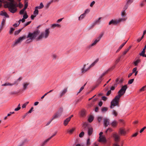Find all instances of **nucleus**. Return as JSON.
Listing matches in <instances>:
<instances>
[{"label":"nucleus","instance_id":"57","mask_svg":"<svg viewBox=\"0 0 146 146\" xmlns=\"http://www.w3.org/2000/svg\"><path fill=\"white\" fill-rule=\"evenodd\" d=\"M138 134V132H136L131 135L132 137H134L137 136Z\"/></svg>","mask_w":146,"mask_h":146},{"label":"nucleus","instance_id":"54","mask_svg":"<svg viewBox=\"0 0 146 146\" xmlns=\"http://www.w3.org/2000/svg\"><path fill=\"white\" fill-rule=\"evenodd\" d=\"M33 107H31L30 110L27 113L28 114L29 113H31L33 111Z\"/></svg>","mask_w":146,"mask_h":146},{"label":"nucleus","instance_id":"20","mask_svg":"<svg viewBox=\"0 0 146 146\" xmlns=\"http://www.w3.org/2000/svg\"><path fill=\"white\" fill-rule=\"evenodd\" d=\"M0 15L2 16H4L5 17L7 18H9V15L7 14L6 12H3V11H1L0 13Z\"/></svg>","mask_w":146,"mask_h":146},{"label":"nucleus","instance_id":"25","mask_svg":"<svg viewBox=\"0 0 146 146\" xmlns=\"http://www.w3.org/2000/svg\"><path fill=\"white\" fill-rule=\"evenodd\" d=\"M102 77H101V76H100V77L98 80L97 83H98V84L96 86V87H97L99 84H100L101 83L102 80Z\"/></svg>","mask_w":146,"mask_h":146},{"label":"nucleus","instance_id":"53","mask_svg":"<svg viewBox=\"0 0 146 146\" xmlns=\"http://www.w3.org/2000/svg\"><path fill=\"white\" fill-rule=\"evenodd\" d=\"M18 6L21 9V8L23 6V5L22 4L21 2L19 3Z\"/></svg>","mask_w":146,"mask_h":146},{"label":"nucleus","instance_id":"15","mask_svg":"<svg viewBox=\"0 0 146 146\" xmlns=\"http://www.w3.org/2000/svg\"><path fill=\"white\" fill-rule=\"evenodd\" d=\"M109 120L106 118L104 119V125L105 127H107L109 124Z\"/></svg>","mask_w":146,"mask_h":146},{"label":"nucleus","instance_id":"29","mask_svg":"<svg viewBox=\"0 0 146 146\" xmlns=\"http://www.w3.org/2000/svg\"><path fill=\"white\" fill-rule=\"evenodd\" d=\"M50 139L48 138L45 140L42 144V146H44L47 142L49 141Z\"/></svg>","mask_w":146,"mask_h":146},{"label":"nucleus","instance_id":"11","mask_svg":"<svg viewBox=\"0 0 146 146\" xmlns=\"http://www.w3.org/2000/svg\"><path fill=\"white\" fill-rule=\"evenodd\" d=\"M15 1L14 0H12L10 2H6V4L4 5V7L5 8H8L10 6H11L12 5L10 4V3H11L12 4H13L15 3Z\"/></svg>","mask_w":146,"mask_h":146},{"label":"nucleus","instance_id":"4","mask_svg":"<svg viewBox=\"0 0 146 146\" xmlns=\"http://www.w3.org/2000/svg\"><path fill=\"white\" fill-rule=\"evenodd\" d=\"M10 4L12 5L11 6L8 8L9 11L12 13H14L17 11V7H18L16 3H14L13 4L10 3Z\"/></svg>","mask_w":146,"mask_h":146},{"label":"nucleus","instance_id":"14","mask_svg":"<svg viewBox=\"0 0 146 146\" xmlns=\"http://www.w3.org/2000/svg\"><path fill=\"white\" fill-rule=\"evenodd\" d=\"M118 133L120 134L125 135L126 133V131L124 129L120 128Z\"/></svg>","mask_w":146,"mask_h":146},{"label":"nucleus","instance_id":"38","mask_svg":"<svg viewBox=\"0 0 146 146\" xmlns=\"http://www.w3.org/2000/svg\"><path fill=\"white\" fill-rule=\"evenodd\" d=\"M75 129L74 128H72V129H70L69 131H68V132L70 134H72L73 132L74 131Z\"/></svg>","mask_w":146,"mask_h":146},{"label":"nucleus","instance_id":"55","mask_svg":"<svg viewBox=\"0 0 146 146\" xmlns=\"http://www.w3.org/2000/svg\"><path fill=\"white\" fill-rule=\"evenodd\" d=\"M57 131H55V133L53 134L49 138L50 139H52L53 137L54 136L57 134Z\"/></svg>","mask_w":146,"mask_h":146},{"label":"nucleus","instance_id":"47","mask_svg":"<svg viewBox=\"0 0 146 146\" xmlns=\"http://www.w3.org/2000/svg\"><path fill=\"white\" fill-rule=\"evenodd\" d=\"M6 21V18H4L2 20L1 24L3 25H4Z\"/></svg>","mask_w":146,"mask_h":146},{"label":"nucleus","instance_id":"62","mask_svg":"<svg viewBox=\"0 0 146 146\" xmlns=\"http://www.w3.org/2000/svg\"><path fill=\"white\" fill-rule=\"evenodd\" d=\"M28 15L27 14V13H26L23 16V18L24 19H26L28 17Z\"/></svg>","mask_w":146,"mask_h":146},{"label":"nucleus","instance_id":"19","mask_svg":"<svg viewBox=\"0 0 146 146\" xmlns=\"http://www.w3.org/2000/svg\"><path fill=\"white\" fill-rule=\"evenodd\" d=\"M86 115V111L85 110H81L80 113V116L81 117H84Z\"/></svg>","mask_w":146,"mask_h":146},{"label":"nucleus","instance_id":"34","mask_svg":"<svg viewBox=\"0 0 146 146\" xmlns=\"http://www.w3.org/2000/svg\"><path fill=\"white\" fill-rule=\"evenodd\" d=\"M108 110V108L105 107H102L101 109V111L102 112H106Z\"/></svg>","mask_w":146,"mask_h":146},{"label":"nucleus","instance_id":"32","mask_svg":"<svg viewBox=\"0 0 146 146\" xmlns=\"http://www.w3.org/2000/svg\"><path fill=\"white\" fill-rule=\"evenodd\" d=\"M86 82L80 88L79 92L77 94L80 93V92L82 91L84 88V86H86Z\"/></svg>","mask_w":146,"mask_h":146},{"label":"nucleus","instance_id":"33","mask_svg":"<svg viewBox=\"0 0 146 146\" xmlns=\"http://www.w3.org/2000/svg\"><path fill=\"white\" fill-rule=\"evenodd\" d=\"M86 16V15L84 13L82 14L80 17H79V20H80L84 18Z\"/></svg>","mask_w":146,"mask_h":146},{"label":"nucleus","instance_id":"59","mask_svg":"<svg viewBox=\"0 0 146 146\" xmlns=\"http://www.w3.org/2000/svg\"><path fill=\"white\" fill-rule=\"evenodd\" d=\"M90 11L89 9H86L84 11V13L85 15L86 13H88Z\"/></svg>","mask_w":146,"mask_h":146},{"label":"nucleus","instance_id":"13","mask_svg":"<svg viewBox=\"0 0 146 146\" xmlns=\"http://www.w3.org/2000/svg\"><path fill=\"white\" fill-rule=\"evenodd\" d=\"M103 35V34H101L97 38V39H96L94 42L92 43L91 45V46H93L94 45L96 44L98 42H99L102 37Z\"/></svg>","mask_w":146,"mask_h":146},{"label":"nucleus","instance_id":"26","mask_svg":"<svg viewBox=\"0 0 146 146\" xmlns=\"http://www.w3.org/2000/svg\"><path fill=\"white\" fill-rule=\"evenodd\" d=\"M141 60L140 59H137L134 62L133 64L135 66H137V65L140 62Z\"/></svg>","mask_w":146,"mask_h":146},{"label":"nucleus","instance_id":"49","mask_svg":"<svg viewBox=\"0 0 146 146\" xmlns=\"http://www.w3.org/2000/svg\"><path fill=\"white\" fill-rule=\"evenodd\" d=\"M137 67H135L132 70V73L133 74L136 71H137Z\"/></svg>","mask_w":146,"mask_h":146},{"label":"nucleus","instance_id":"51","mask_svg":"<svg viewBox=\"0 0 146 146\" xmlns=\"http://www.w3.org/2000/svg\"><path fill=\"white\" fill-rule=\"evenodd\" d=\"M146 128V127L144 126L143 127L142 129H141L140 130V133H142L143 131Z\"/></svg>","mask_w":146,"mask_h":146},{"label":"nucleus","instance_id":"41","mask_svg":"<svg viewBox=\"0 0 146 146\" xmlns=\"http://www.w3.org/2000/svg\"><path fill=\"white\" fill-rule=\"evenodd\" d=\"M145 90H146V85L145 86L142 87L139 90L140 91V92H142Z\"/></svg>","mask_w":146,"mask_h":146},{"label":"nucleus","instance_id":"10","mask_svg":"<svg viewBox=\"0 0 146 146\" xmlns=\"http://www.w3.org/2000/svg\"><path fill=\"white\" fill-rule=\"evenodd\" d=\"M133 0H126V3L123 9L125 10H126L128 7L129 5L131 4L133 2Z\"/></svg>","mask_w":146,"mask_h":146},{"label":"nucleus","instance_id":"58","mask_svg":"<svg viewBox=\"0 0 146 146\" xmlns=\"http://www.w3.org/2000/svg\"><path fill=\"white\" fill-rule=\"evenodd\" d=\"M102 99L104 101H106L107 99V98L105 96H103L102 97Z\"/></svg>","mask_w":146,"mask_h":146},{"label":"nucleus","instance_id":"60","mask_svg":"<svg viewBox=\"0 0 146 146\" xmlns=\"http://www.w3.org/2000/svg\"><path fill=\"white\" fill-rule=\"evenodd\" d=\"M108 131H109L110 132H111L112 131V130L111 128H109L107 129L106 130V133H107Z\"/></svg>","mask_w":146,"mask_h":146},{"label":"nucleus","instance_id":"22","mask_svg":"<svg viewBox=\"0 0 146 146\" xmlns=\"http://www.w3.org/2000/svg\"><path fill=\"white\" fill-rule=\"evenodd\" d=\"M127 41L123 43L119 47L118 49L116 51V53L118 52L122 48V47L124 46L125 44L127 42Z\"/></svg>","mask_w":146,"mask_h":146},{"label":"nucleus","instance_id":"6","mask_svg":"<svg viewBox=\"0 0 146 146\" xmlns=\"http://www.w3.org/2000/svg\"><path fill=\"white\" fill-rule=\"evenodd\" d=\"M99 59L97 58L95 61L87 69H85L86 65H84L82 69V71L83 72H85L88 70L92 67L94 66L95 64L99 61Z\"/></svg>","mask_w":146,"mask_h":146},{"label":"nucleus","instance_id":"39","mask_svg":"<svg viewBox=\"0 0 146 146\" xmlns=\"http://www.w3.org/2000/svg\"><path fill=\"white\" fill-rule=\"evenodd\" d=\"M29 83H25L24 84V85H23V89L24 90H25L26 89V88H27V86L29 85Z\"/></svg>","mask_w":146,"mask_h":146},{"label":"nucleus","instance_id":"16","mask_svg":"<svg viewBox=\"0 0 146 146\" xmlns=\"http://www.w3.org/2000/svg\"><path fill=\"white\" fill-rule=\"evenodd\" d=\"M93 132V128L92 127H90L89 128H88V135L89 136H90L92 134Z\"/></svg>","mask_w":146,"mask_h":146},{"label":"nucleus","instance_id":"7","mask_svg":"<svg viewBox=\"0 0 146 146\" xmlns=\"http://www.w3.org/2000/svg\"><path fill=\"white\" fill-rule=\"evenodd\" d=\"M127 88V85H125L122 86L121 89L118 92V94L120 96H122L125 93L126 90Z\"/></svg>","mask_w":146,"mask_h":146},{"label":"nucleus","instance_id":"2","mask_svg":"<svg viewBox=\"0 0 146 146\" xmlns=\"http://www.w3.org/2000/svg\"><path fill=\"white\" fill-rule=\"evenodd\" d=\"M121 97L118 94L113 99L111 102V106H110L111 108H113L112 106H115L119 104V101Z\"/></svg>","mask_w":146,"mask_h":146},{"label":"nucleus","instance_id":"44","mask_svg":"<svg viewBox=\"0 0 146 146\" xmlns=\"http://www.w3.org/2000/svg\"><path fill=\"white\" fill-rule=\"evenodd\" d=\"M134 80V79H131L129 80L128 82V84H132Z\"/></svg>","mask_w":146,"mask_h":146},{"label":"nucleus","instance_id":"50","mask_svg":"<svg viewBox=\"0 0 146 146\" xmlns=\"http://www.w3.org/2000/svg\"><path fill=\"white\" fill-rule=\"evenodd\" d=\"M143 36H142L141 38H138L137 40V42H139L142 40V39H143Z\"/></svg>","mask_w":146,"mask_h":146},{"label":"nucleus","instance_id":"18","mask_svg":"<svg viewBox=\"0 0 146 146\" xmlns=\"http://www.w3.org/2000/svg\"><path fill=\"white\" fill-rule=\"evenodd\" d=\"M23 79V77L21 76L17 80H15L13 82L14 85H17L19 84V82L20 81Z\"/></svg>","mask_w":146,"mask_h":146},{"label":"nucleus","instance_id":"8","mask_svg":"<svg viewBox=\"0 0 146 146\" xmlns=\"http://www.w3.org/2000/svg\"><path fill=\"white\" fill-rule=\"evenodd\" d=\"M113 137L114 139V141L116 142H119L120 140L119 136L118 135L117 133H113Z\"/></svg>","mask_w":146,"mask_h":146},{"label":"nucleus","instance_id":"12","mask_svg":"<svg viewBox=\"0 0 146 146\" xmlns=\"http://www.w3.org/2000/svg\"><path fill=\"white\" fill-rule=\"evenodd\" d=\"M123 19H119V20L118 21L112 20L109 22V25H110L111 24H113V25H116L119 22L121 21Z\"/></svg>","mask_w":146,"mask_h":146},{"label":"nucleus","instance_id":"48","mask_svg":"<svg viewBox=\"0 0 146 146\" xmlns=\"http://www.w3.org/2000/svg\"><path fill=\"white\" fill-rule=\"evenodd\" d=\"M113 114L115 115V116H117V113L115 110H113Z\"/></svg>","mask_w":146,"mask_h":146},{"label":"nucleus","instance_id":"5","mask_svg":"<svg viewBox=\"0 0 146 146\" xmlns=\"http://www.w3.org/2000/svg\"><path fill=\"white\" fill-rule=\"evenodd\" d=\"M63 108L62 107L58 109V111L54 113L52 117V119H54L58 118V117L61 115L63 111Z\"/></svg>","mask_w":146,"mask_h":146},{"label":"nucleus","instance_id":"56","mask_svg":"<svg viewBox=\"0 0 146 146\" xmlns=\"http://www.w3.org/2000/svg\"><path fill=\"white\" fill-rule=\"evenodd\" d=\"M111 90H109L108 91L106 94V95L107 96H109L111 93Z\"/></svg>","mask_w":146,"mask_h":146},{"label":"nucleus","instance_id":"61","mask_svg":"<svg viewBox=\"0 0 146 146\" xmlns=\"http://www.w3.org/2000/svg\"><path fill=\"white\" fill-rule=\"evenodd\" d=\"M53 2V1H51V2H50L48 4H47V5L46 6V7L47 8H48L49 6H50V4H51V3H52Z\"/></svg>","mask_w":146,"mask_h":146},{"label":"nucleus","instance_id":"64","mask_svg":"<svg viewBox=\"0 0 146 146\" xmlns=\"http://www.w3.org/2000/svg\"><path fill=\"white\" fill-rule=\"evenodd\" d=\"M24 11H24L23 9H22L19 12L20 14L21 15L24 14Z\"/></svg>","mask_w":146,"mask_h":146},{"label":"nucleus","instance_id":"40","mask_svg":"<svg viewBox=\"0 0 146 146\" xmlns=\"http://www.w3.org/2000/svg\"><path fill=\"white\" fill-rule=\"evenodd\" d=\"M90 145V139L88 138L86 142L87 145Z\"/></svg>","mask_w":146,"mask_h":146},{"label":"nucleus","instance_id":"9","mask_svg":"<svg viewBox=\"0 0 146 146\" xmlns=\"http://www.w3.org/2000/svg\"><path fill=\"white\" fill-rule=\"evenodd\" d=\"M98 141L100 143H106L107 142V140L105 137L102 136V137H99Z\"/></svg>","mask_w":146,"mask_h":146},{"label":"nucleus","instance_id":"46","mask_svg":"<svg viewBox=\"0 0 146 146\" xmlns=\"http://www.w3.org/2000/svg\"><path fill=\"white\" fill-rule=\"evenodd\" d=\"M31 21L27 22L26 23L24 24V27L22 29L29 25L31 23Z\"/></svg>","mask_w":146,"mask_h":146},{"label":"nucleus","instance_id":"37","mask_svg":"<svg viewBox=\"0 0 146 146\" xmlns=\"http://www.w3.org/2000/svg\"><path fill=\"white\" fill-rule=\"evenodd\" d=\"M38 10L36 9L34 11V13H33V14H34V15H36V16L37 15H38Z\"/></svg>","mask_w":146,"mask_h":146},{"label":"nucleus","instance_id":"23","mask_svg":"<svg viewBox=\"0 0 146 146\" xmlns=\"http://www.w3.org/2000/svg\"><path fill=\"white\" fill-rule=\"evenodd\" d=\"M94 119V117L92 115H90L88 119V121L90 123L92 122Z\"/></svg>","mask_w":146,"mask_h":146},{"label":"nucleus","instance_id":"24","mask_svg":"<svg viewBox=\"0 0 146 146\" xmlns=\"http://www.w3.org/2000/svg\"><path fill=\"white\" fill-rule=\"evenodd\" d=\"M67 91V88H65L64 89L61 93L60 97H61L62 96H63Z\"/></svg>","mask_w":146,"mask_h":146},{"label":"nucleus","instance_id":"1","mask_svg":"<svg viewBox=\"0 0 146 146\" xmlns=\"http://www.w3.org/2000/svg\"><path fill=\"white\" fill-rule=\"evenodd\" d=\"M40 31L38 29H37L35 31H34L33 33L29 32L28 35L26 37L24 36L22 37H20L17 40H16L15 44H17L19 42H21L23 40L25 39L26 38H29L31 40L29 41V39H27L25 43L26 44H28L32 41V40L35 39L36 36L39 34Z\"/></svg>","mask_w":146,"mask_h":146},{"label":"nucleus","instance_id":"17","mask_svg":"<svg viewBox=\"0 0 146 146\" xmlns=\"http://www.w3.org/2000/svg\"><path fill=\"white\" fill-rule=\"evenodd\" d=\"M83 127V129L84 131L88 129V128H89L88 126V124L86 122L84 123L82 125Z\"/></svg>","mask_w":146,"mask_h":146},{"label":"nucleus","instance_id":"30","mask_svg":"<svg viewBox=\"0 0 146 146\" xmlns=\"http://www.w3.org/2000/svg\"><path fill=\"white\" fill-rule=\"evenodd\" d=\"M117 124V123L115 121H113L111 123V125L113 127H116Z\"/></svg>","mask_w":146,"mask_h":146},{"label":"nucleus","instance_id":"35","mask_svg":"<svg viewBox=\"0 0 146 146\" xmlns=\"http://www.w3.org/2000/svg\"><path fill=\"white\" fill-rule=\"evenodd\" d=\"M22 29H19L17 31H16L15 32V35H17L21 31Z\"/></svg>","mask_w":146,"mask_h":146},{"label":"nucleus","instance_id":"27","mask_svg":"<svg viewBox=\"0 0 146 146\" xmlns=\"http://www.w3.org/2000/svg\"><path fill=\"white\" fill-rule=\"evenodd\" d=\"M122 56V55L120 56L117 59L115 62V64L116 65L119 62V60Z\"/></svg>","mask_w":146,"mask_h":146},{"label":"nucleus","instance_id":"45","mask_svg":"<svg viewBox=\"0 0 146 146\" xmlns=\"http://www.w3.org/2000/svg\"><path fill=\"white\" fill-rule=\"evenodd\" d=\"M15 29L14 28H11L10 29V31H9V33L10 34H12L13 31H14Z\"/></svg>","mask_w":146,"mask_h":146},{"label":"nucleus","instance_id":"21","mask_svg":"<svg viewBox=\"0 0 146 146\" xmlns=\"http://www.w3.org/2000/svg\"><path fill=\"white\" fill-rule=\"evenodd\" d=\"M70 118H66V119H65L64 121V126H66L67 125L68 122L70 121Z\"/></svg>","mask_w":146,"mask_h":146},{"label":"nucleus","instance_id":"43","mask_svg":"<svg viewBox=\"0 0 146 146\" xmlns=\"http://www.w3.org/2000/svg\"><path fill=\"white\" fill-rule=\"evenodd\" d=\"M84 132L82 131V132H81L80 133V134H79V137H82L84 136Z\"/></svg>","mask_w":146,"mask_h":146},{"label":"nucleus","instance_id":"31","mask_svg":"<svg viewBox=\"0 0 146 146\" xmlns=\"http://www.w3.org/2000/svg\"><path fill=\"white\" fill-rule=\"evenodd\" d=\"M14 85V84L13 83H6L4 84H2V86H13Z\"/></svg>","mask_w":146,"mask_h":146},{"label":"nucleus","instance_id":"28","mask_svg":"<svg viewBox=\"0 0 146 146\" xmlns=\"http://www.w3.org/2000/svg\"><path fill=\"white\" fill-rule=\"evenodd\" d=\"M102 18L100 17L99 18L98 20H96L93 24L92 27H93L94 25H96L97 23L100 22V20Z\"/></svg>","mask_w":146,"mask_h":146},{"label":"nucleus","instance_id":"36","mask_svg":"<svg viewBox=\"0 0 146 146\" xmlns=\"http://www.w3.org/2000/svg\"><path fill=\"white\" fill-rule=\"evenodd\" d=\"M115 66H116L115 64H114L112 66H111L110 68H109L108 69V71H110L112 70L115 68Z\"/></svg>","mask_w":146,"mask_h":146},{"label":"nucleus","instance_id":"42","mask_svg":"<svg viewBox=\"0 0 146 146\" xmlns=\"http://www.w3.org/2000/svg\"><path fill=\"white\" fill-rule=\"evenodd\" d=\"M60 27V25L59 24H54L52 25V27Z\"/></svg>","mask_w":146,"mask_h":146},{"label":"nucleus","instance_id":"3","mask_svg":"<svg viewBox=\"0 0 146 146\" xmlns=\"http://www.w3.org/2000/svg\"><path fill=\"white\" fill-rule=\"evenodd\" d=\"M50 33V31L49 29H46L44 33L42 32L41 34L36 39L37 40H38L42 39L44 36L45 38H47L48 36Z\"/></svg>","mask_w":146,"mask_h":146},{"label":"nucleus","instance_id":"63","mask_svg":"<svg viewBox=\"0 0 146 146\" xmlns=\"http://www.w3.org/2000/svg\"><path fill=\"white\" fill-rule=\"evenodd\" d=\"M144 1H143L140 4V6L141 7H143L144 5Z\"/></svg>","mask_w":146,"mask_h":146},{"label":"nucleus","instance_id":"52","mask_svg":"<svg viewBox=\"0 0 146 146\" xmlns=\"http://www.w3.org/2000/svg\"><path fill=\"white\" fill-rule=\"evenodd\" d=\"M128 51L127 49H126L123 52V55H125L128 52Z\"/></svg>","mask_w":146,"mask_h":146}]
</instances>
